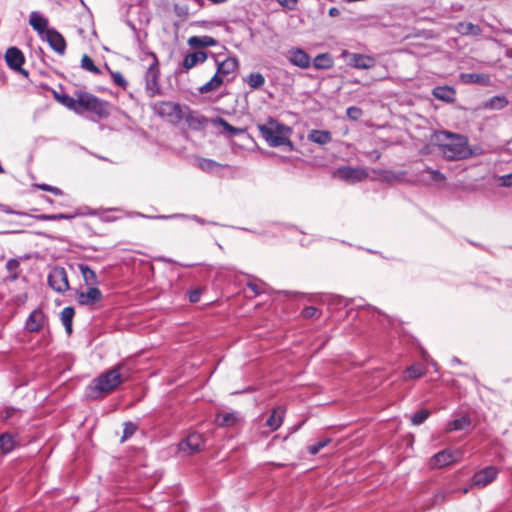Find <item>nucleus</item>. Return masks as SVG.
Wrapping results in <instances>:
<instances>
[{
  "label": "nucleus",
  "mask_w": 512,
  "mask_h": 512,
  "mask_svg": "<svg viewBox=\"0 0 512 512\" xmlns=\"http://www.w3.org/2000/svg\"><path fill=\"white\" fill-rule=\"evenodd\" d=\"M313 65L317 69H327L332 66V59L326 53L319 54L314 58Z\"/></svg>",
  "instance_id": "obj_36"
},
{
  "label": "nucleus",
  "mask_w": 512,
  "mask_h": 512,
  "mask_svg": "<svg viewBox=\"0 0 512 512\" xmlns=\"http://www.w3.org/2000/svg\"><path fill=\"white\" fill-rule=\"evenodd\" d=\"M204 446L203 436L199 433H190L179 443V451L187 455L198 453Z\"/></svg>",
  "instance_id": "obj_9"
},
{
  "label": "nucleus",
  "mask_w": 512,
  "mask_h": 512,
  "mask_svg": "<svg viewBox=\"0 0 512 512\" xmlns=\"http://www.w3.org/2000/svg\"><path fill=\"white\" fill-rule=\"evenodd\" d=\"M62 105L77 114L90 112L99 119H104L110 115V103L92 93L77 90L74 97H62Z\"/></svg>",
  "instance_id": "obj_1"
},
{
  "label": "nucleus",
  "mask_w": 512,
  "mask_h": 512,
  "mask_svg": "<svg viewBox=\"0 0 512 512\" xmlns=\"http://www.w3.org/2000/svg\"><path fill=\"white\" fill-rule=\"evenodd\" d=\"M451 361H452L453 364H460L461 363V361L457 357H453Z\"/></svg>",
  "instance_id": "obj_60"
},
{
  "label": "nucleus",
  "mask_w": 512,
  "mask_h": 512,
  "mask_svg": "<svg viewBox=\"0 0 512 512\" xmlns=\"http://www.w3.org/2000/svg\"><path fill=\"white\" fill-rule=\"evenodd\" d=\"M468 491H469V489H468V488H463V492H464V493H467Z\"/></svg>",
  "instance_id": "obj_63"
},
{
  "label": "nucleus",
  "mask_w": 512,
  "mask_h": 512,
  "mask_svg": "<svg viewBox=\"0 0 512 512\" xmlns=\"http://www.w3.org/2000/svg\"><path fill=\"white\" fill-rule=\"evenodd\" d=\"M124 369L125 366L123 364H118L93 379L91 384L88 386V395L91 398L96 399L116 390L128 377V375L123 374Z\"/></svg>",
  "instance_id": "obj_3"
},
{
  "label": "nucleus",
  "mask_w": 512,
  "mask_h": 512,
  "mask_svg": "<svg viewBox=\"0 0 512 512\" xmlns=\"http://www.w3.org/2000/svg\"><path fill=\"white\" fill-rule=\"evenodd\" d=\"M455 90L450 86H436L432 90V95L438 99L447 103H451L455 100Z\"/></svg>",
  "instance_id": "obj_21"
},
{
  "label": "nucleus",
  "mask_w": 512,
  "mask_h": 512,
  "mask_svg": "<svg viewBox=\"0 0 512 512\" xmlns=\"http://www.w3.org/2000/svg\"><path fill=\"white\" fill-rule=\"evenodd\" d=\"M201 297V290L200 289H194L189 292V300L192 303H196L200 300Z\"/></svg>",
  "instance_id": "obj_50"
},
{
  "label": "nucleus",
  "mask_w": 512,
  "mask_h": 512,
  "mask_svg": "<svg viewBox=\"0 0 512 512\" xmlns=\"http://www.w3.org/2000/svg\"><path fill=\"white\" fill-rule=\"evenodd\" d=\"M224 83V79L215 73L212 78L198 88L200 94H207L210 92L217 91Z\"/></svg>",
  "instance_id": "obj_24"
},
{
  "label": "nucleus",
  "mask_w": 512,
  "mask_h": 512,
  "mask_svg": "<svg viewBox=\"0 0 512 512\" xmlns=\"http://www.w3.org/2000/svg\"><path fill=\"white\" fill-rule=\"evenodd\" d=\"M499 469L496 466H487L474 473L470 486L482 489L496 480Z\"/></svg>",
  "instance_id": "obj_7"
},
{
  "label": "nucleus",
  "mask_w": 512,
  "mask_h": 512,
  "mask_svg": "<svg viewBox=\"0 0 512 512\" xmlns=\"http://www.w3.org/2000/svg\"><path fill=\"white\" fill-rule=\"evenodd\" d=\"M102 299L103 294L97 287H90L86 292H76V301L81 306H93L100 302Z\"/></svg>",
  "instance_id": "obj_13"
},
{
  "label": "nucleus",
  "mask_w": 512,
  "mask_h": 512,
  "mask_svg": "<svg viewBox=\"0 0 512 512\" xmlns=\"http://www.w3.org/2000/svg\"><path fill=\"white\" fill-rule=\"evenodd\" d=\"M501 185L504 187L512 186V173L501 177Z\"/></svg>",
  "instance_id": "obj_51"
},
{
  "label": "nucleus",
  "mask_w": 512,
  "mask_h": 512,
  "mask_svg": "<svg viewBox=\"0 0 512 512\" xmlns=\"http://www.w3.org/2000/svg\"><path fill=\"white\" fill-rule=\"evenodd\" d=\"M353 111H354V119H355V118H356V116H357V114H360V113H361V111H360V109H358V108H356V107H354V108H353Z\"/></svg>",
  "instance_id": "obj_58"
},
{
  "label": "nucleus",
  "mask_w": 512,
  "mask_h": 512,
  "mask_svg": "<svg viewBox=\"0 0 512 512\" xmlns=\"http://www.w3.org/2000/svg\"><path fill=\"white\" fill-rule=\"evenodd\" d=\"M436 138L439 142L440 151L448 160H462L473 155L468 145V138L464 135L440 131Z\"/></svg>",
  "instance_id": "obj_2"
},
{
  "label": "nucleus",
  "mask_w": 512,
  "mask_h": 512,
  "mask_svg": "<svg viewBox=\"0 0 512 512\" xmlns=\"http://www.w3.org/2000/svg\"><path fill=\"white\" fill-rule=\"evenodd\" d=\"M460 80L465 84L488 85L490 83L489 75L484 73H462Z\"/></svg>",
  "instance_id": "obj_22"
},
{
  "label": "nucleus",
  "mask_w": 512,
  "mask_h": 512,
  "mask_svg": "<svg viewBox=\"0 0 512 512\" xmlns=\"http://www.w3.org/2000/svg\"><path fill=\"white\" fill-rule=\"evenodd\" d=\"M49 286L58 293H64L69 289L67 272L62 267H56L48 275Z\"/></svg>",
  "instance_id": "obj_8"
},
{
  "label": "nucleus",
  "mask_w": 512,
  "mask_h": 512,
  "mask_svg": "<svg viewBox=\"0 0 512 512\" xmlns=\"http://www.w3.org/2000/svg\"><path fill=\"white\" fill-rule=\"evenodd\" d=\"M445 499V494L444 492L442 491H439L437 492L435 495H434V504H438V503H441L443 502Z\"/></svg>",
  "instance_id": "obj_53"
},
{
  "label": "nucleus",
  "mask_w": 512,
  "mask_h": 512,
  "mask_svg": "<svg viewBox=\"0 0 512 512\" xmlns=\"http://www.w3.org/2000/svg\"><path fill=\"white\" fill-rule=\"evenodd\" d=\"M212 123L214 125H220L221 127H223V129L225 131H227L231 136L240 135V134H243L246 131V129H244V128H238V127L232 126L230 123H228L222 117H217V118L213 119Z\"/></svg>",
  "instance_id": "obj_30"
},
{
  "label": "nucleus",
  "mask_w": 512,
  "mask_h": 512,
  "mask_svg": "<svg viewBox=\"0 0 512 512\" xmlns=\"http://www.w3.org/2000/svg\"><path fill=\"white\" fill-rule=\"evenodd\" d=\"M289 61L300 68L306 69L310 66V56L302 49H293L289 52Z\"/></svg>",
  "instance_id": "obj_20"
},
{
  "label": "nucleus",
  "mask_w": 512,
  "mask_h": 512,
  "mask_svg": "<svg viewBox=\"0 0 512 512\" xmlns=\"http://www.w3.org/2000/svg\"><path fill=\"white\" fill-rule=\"evenodd\" d=\"M247 83L252 89H259L265 84V78L261 73H250Z\"/></svg>",
  "instance_id": "obj_37"
},
{
  "label": "nucleus",
  "mask_w": 512,
  "mask_h": 512,
  "mask_svg": "<svg viewBox=\"0 0 512 512\" xmlns=\"http://www.w3.org/2000/svg\"><path fill=\"white\" fill-rule=\"evenodd\" d=\"M198 167L205 172H212L216 168L227 167L226 164H220L212 159L198 158Z\"/></svg>",
  "instance_id": "obj_33"
},
{
  "label": "nucleus",
  "mask_w": 512,
  "mask_h": 512,
  "mask_svg": "<svg viewBox=\"0 0 512 512\" xmlns=\"http://www.w3.org/2000/svg\"><path fill=\"white\" fill-rule=\"evenodd\" d=\"M339 14H340V11H339V9H338V8H336V7H331V8L329 9V15H330V16H332V17H336V16H338Z\"/></svg>",
  "instance_id": "obj_56"
},
{
  "label": "nucleus",
  "mask_w": 512,
  "mask_h": 512,
  "mask_svg": "<svg viewBox=\"0 0 512 512\" xmlns=\"http://www.w3.org/2000/svg\"><path fill=\"white\" fill-rule=\"evenodd\" d=\"M308 139L314 143L325 145L331 141V134L326 130H312L308 134Z\"/></svg>",
  "instance_id": "obj_28"
},
{
  "label": "nucleus",
  "mask_w": 512,
  "mask_h": 512,
  "mask_svg": "<svg viewBox=\"0 0 512 512\" xmlns=\"http://www.w3.org/2000/svg\"><path fill=\"white\" fill-rule=\"evenodd\" d=\"M5 61L10 69L18 71L25 76L28 75V71L22 68L25 62V56L19 48L14 46L9 47L5 52Z\"/></svg>",
  "instance_id": "obj_10"
},
{
  "label": "nucleus",
  "mask_w": 512,
  "mask_h": 512,
  "mask_svg": "<svg viewBox=\"0 0 512 512\" xmlns=\"http://www.w3.org/2000/svg\"><path fill=\"white\" fill-rule=\"evenodd\" d=\"M509 101L505 96H493L487 100L484 104L486 109L490 110H501L508 105Z\"/></svg>",
  "instance_id": "obj_32"
},
{
  "label": "nucleus",
  "mask_w": 512,
  "mask_h": 512,
  "mask_svg": "<svg viewBox=\"0 0 512 512\" xmlns=\"http://www.w3.org/2000/svg\"><path fill=\"white\" fill-rule=\"evenodd\" d=\"M453 462H455L454 453L449 449H444L430 459V466L432 468H442Z\"/></svg>",
  "instance_id": "obj_16"
},
{
  "label": "nucleus",
  "mask_w": 512,
  "mask_h": 512,
  "mask_svg": "<svg viewBox=\"0 0 512 512\" xmlns=\"http://www.w3.org/2000/svg\"><path fill=\"white\" fill-rule=\"evenodd\" d=\"M138 427L135 423L131 421H127L123 424V435L120 439V442L123 443L130 437H132L137 431Z\"/></svg>",
  "instance_id": "obj_38"
},
{
  "label": "nucleus",
  "mask_w": 512,
  "mask_h": 512,
  "mask_svg": "<svg viewBox=\"0 0 512 512\" xmlns=\"http://www.w3.org/2000/svg\"><path fill=\"white\" fill-rule=\"evenodd\" d=\"M331 442V439L330 438H323V439H320L319 441H317L315 444H312V445H309L308 446V452L311 454V455H316L318 454L324 447H326L329 443Z\"/></svg>",
  "instance_id": "obj_43"
},
{
  "label": "nucleus",
  "mask_w": 512,
  "mask_h": 512,
  "mask_svg": "<svg viewBox=\"0 0 512 512\" xmlns=\"http://www.w3.org/2000/svg\"><path fill=\"white\" fill-rule=\"evenodd\" d=\"M0 210L5 212V213H8V214H14L16 213L15 211H13L9 206H6V205H3V204H0Z\"/></svg>",
  "instance_id": "obj_55"
},
{
  "label": "nucleus",
  "mask_w": 512,
  "mask_h": 512,
  "mask_svg": "<svg viewBox=\"0 0 512 512\" xmlns=\"http://www.w3.org/2000/svg\"><path fill=\"white\" fill-rule=\"evenodd\" d=\"M257 128L270 147L288 146L290 150L293 149V143L290 140L292 129L289 126L269 117L266 123L258 124Z\"/></svg>",
  "instance_id": "obj_4"
},
{
  "label": "nucleus",
  "mask_w": 512,
  "mask_h": 512,
  "mask_svg": "<svg viewBox=\"0 0 512 512\" xmlns=\"http://www.w3.org/2000/svg\"><path fill=\"white\" fill-rule=\"evenodd\" d=\"M108 71H109L110 77H111L112 81L114 82V84H116L117 86H119L125 90L128 86V82L124 78L122 73L119 71H113L109 68H108Z\"/></svg>",
  "instance_id": "obj_41"
},
{
  "label": "nucleus",
  "mask_w": 512,
  "mask_h": 512,
  "mask_svg": "<svg viewBox=\"0 0 512 512\" xmlns=\"http://www.w3.org/2000/svg\"><path fill=\"white\" fill-rule=\"evenodd\" d=\"M430 416V411L428 409H420L416 411L411 417L410 421L413 425L422 424L428 417Z\"/></svg>",
  "instance_id": "obj_40"
},
{
  "label": "nucleus",
  "mask_w": 512,
  "mask_h": 512,
  "mask_svg": "<svg viewBox=\"0 0 512 512\" xmlns=\"http://www.w3.org/2000/svg\"><path fill=\"white\" fill-rule=\"evenodd\" d=\"M154 112L171 123H179L184 118V107L172 101H159L153 106Z\"/></svg>",
  "instance_id": "obj_5"
},
{
  "label": "nucleus",
  "mask_w": 512,
  "mask_h": 512,
  "mask_svg": "<svg viewBox=\"0 0 512 512\" xmlns=\"http://www.w3.org/2000/svg\"><path fill=\"white\" fill-rule=\"evenodd\" d=\"M376 65V59L370 55L354 53V68L370 69Z\"/></svg>",
  "instance_id": "obj_25"
},
{
  "label": "nucleus",
  "mask_w": 512,
  "mask_h": 512,
  "mask_svg": "<svg viewBox=\"0 0 512 512\" xmlns=\"http://www.w3.org/2000/svg\"><path fill=\"white\" fill-rule=\"evenodd\" d=\"M54 97H55V99H56L59 103H61V104H62V100H61V99H62V97H70V96H69V95H65V94L61 95V94H58V93H56V92H55V93H54Z\"/></svg>",
  "instance_id": "obj_57"
},
{
  "label": "nucleus",
  "mask_w": 512,
  "mask_h": 512,
  "mask_svg": "<svg viewBox=\"0 0 512 512\" xmlns=\"http://www.w3.org/2000/svg\"><path fill=\"white\" fill-rule=\"evenodd\" d=\"M13 447H14V442H13V438L11 435H9L7 433L0 435V450L3 453H8V452L12 451Z\"/></svg>",
  "instance_id": "obj_39"
},
{
  "label": "nucleus",
  "mask_w": 512,
  "mask_h": 512,
  "mask_svg": "<svg viewBox=\"0 0 512 512\" xmlns=\"http://www.w3.org/2000/svg\"><path fill=\"white\" fill-rule=\"evenodd\" d=\"M18 266H19V262L15 259H10L6 264V267L9 271H13V270L17 269Z\"/></svg>",
  "instance_id": "obj_52"
},
{
  "label": "nucleus",
  "mask_w": 512,
  "mask_h": 512,
  "mask_svg": "<svg viewBox=\"0 0 512 512\" xmlns=\"http://www.w3.org/2000/svg\"><path fill=\"white\" fill-rule=\"evenodd\" d=\"M36 187L39 188L42 191L50 192V193H52V194H54L56 196H62L63 195V191L61 189H59L58 187H55V186H51V185H48V184H37Z\"/></svg>",
  "instance_id": "obj_46"
},
{
  "label": "nucleus",
  "mask_w": 512,
  "mask_h": 512,
  "mask_svg": "<svg viewBox=\"0 0 512 512\" xmlns=\"http://www.w3.org/2000/svg\"><path fill=\"white\" fill-rule=\"evenodd\" d=\"M208 54L204 51H195L188 53L182 62V67L185 71H189L196 65L204 63L207 60Z\"/></svg>",
  "instance_id": "obj_17"
},
{
  "label": "nucleus",
  "mask_w": 512,
  "mask_h": 512,
  "mask_svg": "<svg viewBox=\"0 0 512 512\" xmlns=\"http://www.w3.org/2000/svg\"><path fill=\"white\" fill-rule=\"evenodd\" d=\"M368 176V173L364 169L354 168V181H361Z\"/></svg>",
  "instance_id": "obj_49"
},
{
  "label": "nucleus",
  "mask_w": 512,
  "mask_h": 512,
  "mask_svg": "<svg viewBox=\"0 0 512 512\" xmlns=\"http://www.w3.org/2000/svg\"><path fill=\"white\" fill-rule=\"evenodd\" d=\"M279 4L286 7L289 10H294L297 7L298 0H277Z\"/></svg>",
  "instance_id": "obj_48"
},
{
  "label": "nucleus",
  "mask_w": 512,
  "mask_h": 512,
  "mask_svg": "<svg viewBox=\"0 0 512 512\" xmlns=\"http://www.w3.org/2000/svg\"><path fill=\"white\" fill-rule=\"evenodd\" d=\"M346 114L349 116V117H352V107H348L346 109Z\"/></svg>",
  "instance_id": "obj_59"
},
{
  "label": "nucleus",
  "mask_w": 512,
  "mask_h": 512,
  "mask_svg": "<svg viewBox=\"0 0 512 512\" xmlns=\"http://www.w3.org/2000/svg\"><path fill=\"white\" fill-rule=\"evenodd\" d=\"M426 172L429 173L431 179L436 181V182H440V181H443L445 179V176L441 172H439L438 170L427 168Z\"/></svg>",
  "instance_id": "obj_47"
},
{
  "label": "nucleus",
  "mask_w": 512,
  "mask_h": 512,
  "mask_svg": "<svg viewBox=\"0 0 512 512\" xmlns=\"http://www.w3.org/2000/svg\"><path fill=\"white\" fill-rule=\"evenodd\" d=\"M216 64V73L225 80V77L237 71L239 60L236 57L229 56L223 61H217Z\"/></svg>",
  "instance_id": "obj_15"
},
{
  "label": "nucleus",
  "mask_w": 512,
  "mask_h": 512,
  "mask_svg": "<svg viewBox=\"0 0 512 512\" xmlns=\"http://www.w3.org/2000/svg\"><path fill=\"white\" fill-rule=\"evenodd\" d=\"M29 24L40 35L46 34L50 29L48 28V19L38 12H32L30 14Z\"/></svg>",
  "instance_id": "obj_19"
},
{
  "label": "nucleus",
  "mask_w": 512,
  "mask_h": 512,
  "mask_svg": "<svg viewBox=\"0 0 512 512\" xmlns=\"http://www.w3.org/2000/svg\"><path fill=\"white\" fill-rule=\"evenodd\" d=\"M35 218L38 220H43V221H52V220H61V219H72L73 216L64 214V213H59V214H51V215L41 214V215L35 216Z\"/></svg>",
  "instance_id": "obj_44"
},
{
  "label": "nucleus",
  "mask_w": 512,
  "mask_h": 512,
  "mask_svg": "<svg viewBox=\"0 0 512 512\" xmlns=\"http://www.w3.org/2000/svg\"><path fill=\"white\" fill-rule=\"evenodd\" d=\"M333 177L349 181L350 179H352V168L349 166L338 168L336 171L333 172Z\"/></svg>",
  "instance_id": "obj_42"
},
{
  "label": "nucleus",
  "mask_w": 512,
  "mask_h": 512,
  "mask_svg": "<svg viewBox=\"0 0 512 512\" xmlns=\"http://www.w3.org/2000/svg\"><path fill=\"white\" fill-rule=\"evenodd\" d=\"M284 415L285 408H283L282 406L274 408L269 417L267 418L265 426L268 427L270 431L278 430L283 423Z\"/></svg>",
  "instance_id": "obj_18"
},
{
  "label": "nucleus",
  "mask_w": 512,
  "mask_h": 512,
  "mask_svg": "<svg viewBox=\"0 0 512 512\" xmlns=\"http://www.w3.org/2000/svg\"><path fill=\"white\" fill-rule=\"evenodd\" d=\"M247 287H248L252 292H254V294H256V295L261 293V290H260L259 286H258L256 283H252V282H250V283H248V284H247Z\"/></svg>",
  "instance_id": "obj_54"
},
{
  "label": "nucleus",
  "mask_w": 512,
  "mask_h": 512,
  "mask_svg": "<svg viewBox=\"0 0 512 512\" xmlns=\"http://www.w3.org/2000/svg\"><path fill=\"white\" fill-rule=\"evenodd\" d=\"M45 39L50 48L58 55H64L67 48V43L64 36L55 28H50L45 34Z\"/></svg>",
  "instance_id": "obj_12"
},
{
  "label": "nucleus",
  "mask_w": 512,
  "mask_h": 512,
  "mask_svg": "<svg viewBox=\"0 0 512 512\" xmlns=\"http://www.w3.org/2000/svg\"><path fill=\"white\" fill-rule=\"evenodd\" d=\"M353 306H354V307H361V306H362V304H357V303H356V299L354 298Z\"/></svg>",
  "instance_id": "obj_62"
},
{
  "label": "nucleus",
  "mask_w": 512,
  "mask_h": 512,
  "mask_svg": "<svg viewBox=\"0 0 512 512\" xmlns=\"http://www.w3.org/2000/svg\"><path fill=\"white\" fill-rule=\"evenodd\" d=\"M471 424V420L468 416H462L460 418L449 421L446 426V430L448 432L452 431H461L469 427Z\"/></svg>",
  "instance_id": "obj_29"
},
{
  "label": "nucleus",
  "mask_w": 512,
  "mask_h": 512,
  "mask_svg": "<svg viewBox=\"0 0 512 512\" xmlns=\"http://www.w3.org/2000/svg\"><path fill=\"white\" fill-rule=\"evenodd\" d=\"M188 127L192 130H203L206 128L209 120L201 113L191 110L189 107L184 106V118Z\"/></svg>",
  "instance_id": "obj_11"
},
{
  "label": "nucleus",
  "mask_w": 512,
  "mask_h": 512,
  "mask_svg": "<svg viewBox=\"0 0 512 512\" xmlns=\"http://www.w3.org/2000/svg\"><path fill=\"white\" fill-rule=\"evenodd\" d=\"M81 68L95 75L101 73V70L94 64L93 59L87 54H84L81 57Z\"/></svg>",
  "instance_id": "obj_35"
},
{
  "label": "nucleus",
  "mask_w": 512,
  "mask_h": 512,
  "mask_svg": "<svg viewBox=\"0 0 512 512\" xmlns=\"http://www.w3.org/2000/svg\"><path fill=\"white\" fill-rule=\"evenodd\" d=\"M78 269L82 275V278L84 282L87 285H90L92 287H95V285L98 283L97 275L94 270H92L88 265L86 264H79Z\"/></svg>",
  "instance_id": "obj_27"
},
{
  "label": "nucleus",
  "mask_w": 512,
  "mask_h": 512,
  "mask_svg": "<svg viewBox=\"0 0 512 512\" xmlns=\"http://www.w3.org/2000/svg\"><path fill=\"white\" fill-rule=\"evenodd\" d=\"M149 55L152 57V63L145 73L146 90L151 92V95H156L161 89L159 61L155 53L150 52Z\"/></svg>",
  "instance_id": "obj_6"
},
{
  "label": "nucleus",
  "mask_w": 512,
  "mask_h": 512,
  "mask_svg": "<svg viewBox=\"0 0 512 512\" xmlns=\"http://www.w3.org/2000/svg\"><path fill=\"white\" fill-rule=\"evenodd\" d=\"M238 419L235 412L218 413L215 417V423L219 427H231L237 423Z\"/></svg>",
  "instance_id": "obj_26"
},
{
  "label": "nucleus",
  "mask_w": 512,
  "mask_h": 512,
  "mask_svg": "<svg viewBox=\"0 0 512 512\" xmlns=\"http://www.w3.org/2000/svg\"><path fill=\"white\" fill-rule=\"evenodd\" d=\"M405 372L407 375L404 377V380H408L421 378L425 375L426 370L420 364H414L407 367Z\"/></svg>",
  "instance_id": "obj_34"
},
{
  "label": "nucleus",
  "mask_w": 512,
  "mask_h": 512,
  "mask_svg": "<svg viewBox=\"0 0 512 512\" xmlns=\"http://www.w3.org/2000/svg\"><path fill=\"white\" fill-rule=\"evenodd\" d=\"M188 45L192 48L212 47L217 45V40L211 36H191Z\"/></svg>",
  "instance_id": "obj_23"
},
{
  "label": "nucleus",
  "mask_w": 512,
  "mask_h": 512,
  "mask_svg": "<svg viewBox=\"0 0 512 512\" xmlns=\"http://www.w3.org/2000/svg\"><path fill=\"white\" fill-rule=\"evenodd\" d=\"M46 322V316L41 309H35L28 316L25 328L27 331L35 333L39 332Z\"/></svg>",
  "instance_id": "obj_14"
},
{
  "label": "nucleus",
  "mask_w": 512,
  "mask_h": 512,
  "mask_svg": "<svg viewBox=\"0 0 512 512\" xmlns=\"http://www.w3.org/2000/svg\"><path fill=\"white\" fill-rule=\"evenodd\" d=\"M301 315L305 319L319 318L321 311L314 306H308L301 311Z\"/></svg>",
  "instance_id": "obj_45"
},
{
  "label": "nucleus",
  "mask_w": 512,
  "mask_h": 512,
  "mask_svg": "<svg viewBox=\"0 0 512 512\" xmlns=\"http://www.w3.org/2000/svg\"><path fill=\"white\" fill-rule=\"evenodd\" d=\"M74 315H75V310L73 307H65L61 311V321L65 327L67 334H69V335L72 333V330H73L72 322H73Z\"/></svg>",
  "instance_id": "obj_31"
},
{
  "label": "nucleus",
  "mask_w": 512,
  "mask_h": 512,
  "mask_svg": "<svg viewBox=\"0 0 512 512\" xmlns=\"http://www.w3.org/2000/svg\"><path fill=\"white\" fill-rule=\"evenodd\" d=\"M13 411H14V409L6 410V418L11 417Z\"/></svg>",
  "instance_id": "obj_61"
}]
</instances>
